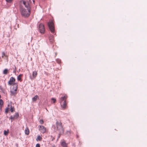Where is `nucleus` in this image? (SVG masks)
<instances>
[{
  "instance_id": "f257e3e1",
  "label": "nucleus",
  "mask_w": 147,
  "mask_h": 147,
  "mask_svg": "<svg viewBox=\"0 0 147 147\" xmlns=\"http://www.w3.org/2000/svg\"><path fill=\"white\" fill-rule=\"evenodd\" d=\"M22 5H24L26 8H22L20 10L22 16L25 18H27L29 16L30 13V5L28 2L24 1H21Z\"/></svg>"
},
{
  "instance_id": "f03ea898",
  "label": "nucleus",
  "mask_w": 147,
  "mask_h": 147,
  "mask_svg": "<svg viewBox=\"0 0 147 147\" xmlns=\"http://www.w3.org/2000/svg\"><path fill=\"white\" fill-rule=\"evenodd\" d=\"M67 96L66 94H63L59 99V102L60 103L61 108L65 110L67 108V103L66 102Z\"/></svg>"
},
{
  "instance_id": "7ed1b4c3",
  "label": "nucleus",
  "mask_w": 147,
  "mask_h": 147,
  "mask_svg": "<svg viewBox=\"0 0 147 147\" xmlns=\"http://www.w3.org/2000/svg\"><path fill=\"white\" fill-rule=\"evenodd\" d=\"M56 129L59 131L60 134H62L64 132V129L62 125V124L60 121H57L56 123Z\"/></svg>"
},
{
  "instance_id": "20e7f679",
  "label": "nucleus",
  "mask_w": 147,
  "mask_h": 147,
  "mask_svg": "<svg viewBox=\"0 0 147 147\" xmlns=\"http://www.w3.org/2000/svg\"><path fill=\"white\" fill-rule=\"evenodd\" d=\"M18 88L17 84H14L13 85L12 88L10 90L11 95L16 96L17 94V90Z\"/></svg>"
},
{
  "instance_id": "39448f33",
  "label": "nucleus",
  "mask_w": 147,
  "mask_h": 147,
  "mask_svg": "<svg viewBox=\"0 0 147 147\" xmlns=\"http://www.w3.org/2000/svg\"><path fill=\"white\" fill-rule=\"evenodd\" d=\"M50 30L52 33H54L55 31V27L54 21L51 20L48 23Z\"/></svg>"
},
{
  "instance_id": "423d86ee",
  "label": "nucleus",
  "mask_w": 147,
  "mask_h": 147,
  "mask_svg": "<svg viewBox=\"0 0 147 147\" xmlns=\"http://www.w3.org/2000/svg\"><path fill=\"white\" fill-rule=\"evenodd\" d=\"M38 29L39 32L41 34H43L44 33L45 29L43 24L41 23L39 24Z\"/></svg>"
},
{
  "instance_id": "0eeeda50",
  "label": "nucleus",
  "mask_w": 147,
  "mask_h": 147,
  "mask_svg": "<svg viewBox=\"0 0 147 147\" xmlns=\"http://www.w3.org/2000/svg\"><path fill=\"white\" fill-rule=\"evenodd\" d=\"M16 81V79L13 77L10 78L8 82V84L9 85H12L14 84H17V83H15Z\"/></svg>"
},
{
  "instance_id": "6e6552de",
  "label": "nucleus",
  "mask_w": 147,
  "mask_h": 147,
  "mask_svg": "<svg viewBox=\"0 0 147 147\" xmlns=\"http://www.w3.org/2000/svg\"><path fill=\"white\" fill-rule=\"evenodd\" d=\"M39 130L43 134L46 131V128L42 125H40L38 126Z\"/></svg>"
},
{
  "instance_id": "1a4fd4ad",
  "label": "nucleus",
  "mask_w": 147,
  "mask_h": 147,
  "mask_svg": "<svg viewBox=\"0 0 147 147\" xmlns=\"http://www.w3.org/2000/svg\"><path fill=\"white\" fill-rule=\"evenodd\" d=\"M38 74L37 71H34L32 72V78L33 79L35 78L37 76Z\"/></svg>"
},
{
  "instance_id": "9d476101",
  "label": "nucleus",
  "mask_w": 147,
  "mask_h": 147,
  "mask_svg": "<svg viewBox=\"0 0 147 147\" xmlns=\"http://www.w3.org/2000/svg\"><path fill=\"white\" fill-rule=\"evenodd\" d=\"M49 40L50 42L53 43L54 42V37L52 35H50L49 37Z\"/></svg>"
},
{
  "instance_id": "9b49d317",
  "label": "nucleus",
  "mask_w": 147,
  "mask_h": 147,
  "mask_svg": "<svg viewBox=\"0 0 147 147\" xmlns=\"http://www.w3.org/2000/svg\"><path fill=\"white\" fill-rule=\"evenodd\" d=\"M38 99V95H36L32 98V101L35 102Z\"/></svg>"
},
{
  "instance_id": "f8f14e48",
  "label": "nucleus",
  "mask_w": 147,
  "mask_h": 147,
  "mask_svg": "<svg viewBox=\"0 0 147 147\" xmlns=\"http://www.w3.org/2000/svg\"><path fill=\"white\" fill-rule=\"evenodd\" d=\"M24 131L26 135H29L30 133V131L28 127H27L26 128Z\"/></svg>"
},
{
  "instance_id": "ddd939ff",
  "label": "nucleus",
  "mask_w": 147,
  "mask_h": 147,
  "mask_svg": "<svg viewBox=\"0 0 147 147\" xmlns=\"http://www.w3.org/2000/svg\"><path fill=\"white\" fill-rule=\"evenodd\" d=\"M23 76V74H20L17 77V80L18 81H20V82H21L22 81V77Z\"/></svg>"
},
{
  "instance_id": "4468645a",
  "label": "nucleus",
  "mask_w": 147,
  "mask_h": 147,
  "mask_svg": "<svg viewBox=\"0 0 147 147\" xmlns=\"http://www.w3.org/2000/svg\"><path fill=\"white\" fill-rule=\"evenodd\" d=\"M8 107H10V110L11 113L15 111L14 108L11 105H8Z\"/></svg>"
},
{
  "instance_id": "2eb2a0df",
  "label": "nucleus",
  "mask_w": 147,
  "mask_h": 147,
  "mask_svg": "<svg viewBox=\"0 0 147 147\" xmlns=\"http://www.w3.org/2000/svg\"><path fill=\"white\" fill-rule=\"evenodd\" d=\"M61 145L63 147H67V144L64 141L61 142Z\"/></svg>"
},
{
  "instance_id": "dca6fc26",
  "label": "nucleus",
  "mask_w": 147,
  "mask_h": 147,
  "mask_svg": "<svg viewBox=\"0 0 147 147\" xmlns=\"http://www.w3.org/2000/svg\"><path fill=\"white\" fill-rule=\"evenodd\" d=\"M42 138L40 136H38L36 140L37 141H41L42 140Z\"/></svg>"
},
{
  "instance_id": "f3484780",
  "label": "nucleus",
  "mask_w": 147,
  "mask_h": 147,
  "mask_svg": "<svg viewBox=\"0 0 147 147\" xmlns=\"http://www.w3.org/2000/svg\"><path fill=\"white\" fill-rule=\"evenodd\" d=\"M9 133V130L7 129V131L4 130V134L6 136H7Z\"/></svg>"
},
{
  "instance_id": "a211bd4d",
  "label": "nucleus",
  "mask_w": 147,
  "mask_h": 147,
  "mask_svg": "<svg viewBox=\"0 0 147 147\" xmlns=\"http://www.w3.org/2000/svg\"><path fill=\"white\" fill-rule=\"evenodd\" d=\"M8 72V70L7 69H5L3 72V73L4 74H6Z\"/></svg>"
},
{
  "instance_id": "6ab92c4d",
  "label": "nucleus",
  "mask_w": 147,
  "mask_h": 147,
  "mask_svg": "<svg viewBox=\"0 0 147 147\" xmlns=\"http://www.w3.org/2000/svg\"><path fill=\"white\" fill-rule=\"evenodd\" d=\"M14 118L15 119H17L19 117V114L18 113H16L14 115Z\"/></svg>"
},
{
  "instance_id": "aec40b11",
  "label": "nucleus",
  "mask_w": 147,
  "mask_h": 147,
  "mask_svg": "<svg viewBox=\"0 0 147 147\" xmlns=\"http://www.w3.org/2000/svg\"><path fill=\"white\" fill-rule=\"evenodd\" d=\"M9 118L10 119H11V122L13 121V120H14L15 119L14 118V117H12V116H10Z\"/></svg>"
},
{
  "instance_id": "412c9836",
  "label": "nucleus",
  "mask_w": 147,
  "mask_h": 147,
  "mask_svg": "<svg viewBox=\"0 0 147 147\" xmlns=\"http://www.w3.org/2000/svg\"><path fill=\"white\" fill-rule=\"evenodd\" d=\"M9 109H10V107H8L7 108L5 109V112L6 113H7L8 112Z\"/></svg>"
},
{
  "instance_id": "4be33fe9",
  "label": "nucleus",
  "mask_w": 147,
  "mask_h": 147,
  "mask_svg": "<svg viewBox=\"0 0 147 147\" xmlns=\"http://www.w3.org/2000/svg\"><path fill=\"white\" fill-rule=\"evenodd\" d=\"M3 100L1 99H0V105H3Z\"/></svg>"
},
{
  "instance_id": "5701e85b",
  "label": "nucleus",
  "mask_w": 147,
  "mask_h": 147,
  "mask_svg": "<svg viewBox=\"0 0 147 147\" xmlns=\"http://www.w3.org/2000/svg\"><path fill=\"white\" fill-rule=\"evenodd\" d=\"M4 56L7 57V56L5 54L4 52H3L2 53V57H3Z\"/></svg>"
},
{
  "instance_id": "b1692460",
  "label": "nucleus",
  "mask_w": 147,
  "mask_h": 147,
  "mask_svg": "<svg viewBox=\"0 0 147 147\" xmlns=\"http://www.w3.org/2000/svg\"><path fill=\"white\" fill-rule=\"evenodd\" d=\"M51 100H53V103H55L56 101V99L54 98H52L51 99Z\"/></svg>"
},
{
  "instance_id": "393cba45",
  "label": "nucleus",
  "mask_w": 147,
  "mask_h": 147,
  "mask_svg": "<svg viewBox=\"0 0 147 147\" xmlns=\"http://www.w3.org/2000/svg\"><path fill=\"white\" fill-rule=\"evenodd\" d=\"M44 122L43 120H40L39 121V123L41 124H42L44 123Z\"/></svg>"
},
{
  "instance_id": "a878e982",
  "label": "nucleus",
  "mask_w": 147,
  "mask_h": 147,
  "mask_svg": "<svg viewBox=\"0 0 147 147\" xmlns=\"http://www.w3.org/2000/svg\"><path fill=\"white\" fill-rule=\"evenodd\" d=\"M14 67H15V69H14L13 70V72L14 73H16V67L15 66H14Z\"/></svg>"
},
{
  "instance_id": "bb28decb",
  "label": "nucleus",
  "mask_w": 147,
  "mask_h": 147,
  "mask_svg": "<svg viewBox=\"0 0 147 147\" xmlns=\"http://www.w3.org/2000/svg\"><path fill=\"white\" fill-rule=\"evenodd\" d=\"M7 2H8V3H11V2L13 0H5Z\"/></svg>"
},
{
  "instance_id": "cd10ccee",
  "label": "nucleus",
  "mask_w": 147,
  "mask_h": 147,
  "mask_svg": "<svg viewBox=\"0 0 147 147\" xmlns=\"http://www.w3.org/2000/svg\"><path fill=\"white\" fill-rule=\"evenodd\" d=\"M36 147H40V144H37L36 145Z\"/></svg>"
},
{
  "instance_id": "c85d7f7f",
  "label": "nucleus",
  "mask_w": 147,
  "mask_h": 147,
  "mask_svg": "<svg viewBox=\"0 0 147 147\" xmlns=\"http://www.w3.org/2000/svg\"><path fill=\"white\" fill-rule=\"evenodd\" d=\"M57 61L59 63H61V60H57Z\"/></svg>"
},
{
  "instance_id": "c756f323",
  "label": "nucleus",
  "mask_w": 147,
  "mask_h": 147,
  "mask_svg": "<svg viewBox=\"0 0 147 147\" xmlns=\"http://www.w3.org/2000/svg\"><path fill=\"white\" fill-rule=\"evenodd\" d=\"M1 98V95L0 94V98Z\"/></svg>"
}]
</instances>
